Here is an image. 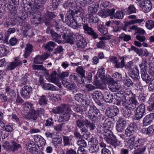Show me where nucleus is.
I'll use <instances>...</instances> for the list:
<instances>
[{
    "instance_id": "1",
    "label": "nucleus",
    "mask_w": 154,
    "mask_h": 154,
    "mask_svg": "<svg viewBox=\"0 0 154 154\" xmlns=\"http://www.w3.org/2000/svg\"><path fill=\"white\" fill-rule=\"evenodd\" d=\"M75 100L80 103L83 106L88 107L89 110L87 114L88 117L92 121H96L100 118V113L99 110L94 106L90 105V100L87 98L84 95L77 94L75 96Z\"/></svg>"
},
{
    "instance_id": "2",
    "label": "nucleus",
    "mask_w": 154,
    "mask_h": 154,
    "mask_svg": "<svg viewBox=\"0 0 154 154\" xmlns=\"http://www.w3.org/2000/svg\"><path fill=\"white\" fill-rule=\"evenodd\" d=\"M46 0H31V2H29V0H23L22 2L24 8L29 10L30 8L32 11L35 12L36 10L42 7Z\"/></svg>"
},
{
    "instance_id": "3",
    "label": "nucleus",
    "mask_w": 154,
    "mask_h": 154,
    "mask_svg": "<svg viewBox=\"0 0 154 154\" xmlns=\"http://www.w3.org/2000/svg\"><path fill=\"white\" fill-rule=\"evenodd\" d=\"M45 113V110L43 108H38L36 111L32 108L29 112L25 116L26 119H32L34 121L37 120L40 115H43Z\"/></svg>"
},
{
    "instance_id": "4",
    "label": "nucleus",
    "mask_w": 154,
    "mask_h": 154,
    "mask_svg": "<svg viewBox=\"0 0 154 154\" xmlns=\"http://www.w3.org/2000/svg\"><path fill=\"white\" fill-rule=\"evenodd\" d=\"M76 20L74 13L69 12L67 13L66 16L65 22L69 26L75 29L78 26H79Z\"/></svg>"
},
{
    "instance_id": "5",
    "label": "nucleus",
    "mask_w": 154,
    "mask_h": 154,
    "mask_svg": "<svg viewBox=\"0 0 154 154\" xmlns=\"http://www.w3.org/2000/svg\"><path fill=\"white\" fill-rule=\"evenodd\" d=\"M54 27L56 31L57 32H61L63 29V26L62 24V22L60 20H46L45 24L46 26H49L51 25Z\"/></svg>"
},
{
    "instance_id": "6",
    "label": "nucleus",
    "mask_w": 154,
    "mask_h": 154,
    "mask_svg": "<svg viewBox=\"0 0 154 154\" xmlns=\"http://www.w3.org/2000/svg\"><path fill=\"white\" fill-rule=\"evenodd\" d=\"M145 112V106L143 104H141L136 108L134 111V119L138 120L141 119Z\"/></svg>"
},
{
    "instance_id": "7",
    "label": "nucleus",
    "mask_w": 154,
    "mask_h": 154,
    "mask_svg": "<svg viewBox=\"0 0 154 154\" xmlns=\"http://www.w3.org/2000/svg\"><path fill=\"white\" fill-rule=\"evenodd\" d=\"M138 5L145 13L149 12L151 9L152 4L150 0H144L139 2Z\"/></svg>"
},
{
    "instance_id": "8",
    "label": "nucleus",
    "mask_w": 154,
    "mask_h": 154,
    "mask_svg": "<svg viewBox=\"0 0 154 154\" xmlns=\"http://www.w3.org/2000/svg\"><path fill=\"white\" fill-rule=\"evenodd\" d=\"M138 103L134 97L130 99L127 101H124L123 106L131 110L133 109L138 105Z\"/></svg>"
},
{
    "instance_id": "9",
    "label": "nucleus",
    "mask_w": 154,
    "mask_h": 154,
    "mask_svg": "<svg viewBox=\"0 0 154 154\" xmlns=\"http://www.w3.org/2000/svg\"><path fill=\"white\" fill-rule=\"evenodd\" d=\"M137 129L136 123L132 122L130 124L125 130V134L127 137H130L135 134V131Z\"/></svg>"
},
{
    "instance_id": "10",
    "label": "nucleus",
    "mask_w": 154,
    "mask_h": 154,
    "mask_svg": "<svg viewBox=\"0 0 154 154\" xmlns=\"http://www.w3.org/2000/svg\"><path fill=\"white\" fill-rule=\"evenodd\" d=\"M143 140L141 138H139L136 141V144L137 145H134V146L135 150H137L140 154H143L145 152L146 146H143L142 144Z\"/></svg>"
},
{
    "instance_id": "11",
    "label": "nucleus",
    "mask_w": 154,
    "mask_h": 154,
    "mask_svg": "<svg viewBox=\"0 0 154 154\" xmlns=\"http://www.w3.org/2000/svg\"><path fill=\"white\" fill-rule=\"evenodd\" d=\"M83 29L85 33L87 34L92 37L94 39H96L98 37V35L93 29V28L89 26L87 23H85L83 25Z\"/></svg>"
},
{
    "instance_id": "12",
    "label": "nucleus",
    "mask_w": 154,
    "mask_h": 154,
    "mask_svg": "<svg viewBox=\"0 0 154 154\" xmlns=\"http://www.w3.org/2000/svg\"><path fill=\"white\" fill-rule=\"evenodd\" d=\"M92 96L96 103L99 106L102 105L101 102L103 100L104 96L101 92L99 91H95L92 94Z\"/></svg>"
},
{
    "instance_id": "13",
    "label": "nucleus",
    "mask_w": 154,
    "mask_h": 154,
    "mask_svg": "<svg viewBox=\"0 0 154 154\" xmlns=\"http://www.w3.org/2000/svg\"><path fill=\"white\" fill-rule=\"evenodd\" d=\"M46 32L47 33L51 35L53 40L59 43L61 42L62 41L60 39L61 37V35L57 33L54 30L49 28H47Z\"/></svg>"
},
{
    "instance_id": "14",
    "label": "nucleus",
    "mask_w": 154,
    "mask_h": 154,
    "mask_svg": "<svg viewBox=\"0 0 154 154\" xmlns=\"http://www.w3.org/2000/svg\"><path fill=\"white\" fill-rule=\"evenodd\" d=\"M119 109L116 106L108 107L106 110V115L110 118L116 116L119 113Z\"/></svg>"
},
{
    "instance_id": "15",
    "label": "nucleus",
    "mask_w": 154,
    "mask_h": 154,
    "mask_svg": "<svg viewBox=\"0 0 154 154\" xmlns=\"http://www.w3.org/2000/svg\"><path fill=\"white\" fill-rule=\"evenodd\" d=\"M32 91V88L31 87L25 86L22 88L20 94L23 98L28 99L30 97Z\"/></svg>"
},
{
    "instance_id": "16",
    "label": "nucleus",
    "mask_w": 154,
    "mask_h": 154,
    "mask_svg": "<svg viewBox=\"0 0 154 154\" xmlns=\"http://www.w3.org/2000/svg\"><path fill=\"white\" fill-rule=\"evenodd\" d=\"M126 125V122L122 118H119L117 122L116 129L119 132H122Z\"/></svg>"
},
{
    "instance_id": "17",
    "label": "nucleus",
    "mask_w": 154,
    "mask_h": 154,
    "mask_svg": "<svg viewBox=\"0 0 154 154\" xmlns=\"http://www.w3.org/2000/svg\"><path fill=\"white\" fill-rule=\"evenodd\" d=\"M131 77L136 82L137 85H140V83L139 80V71L137 67L133 68L130 74Z\"/></svg>"
},
{
    "instance_id": "18",
    "label": "nucleus",
    "mask_w": 154,
    "mask_h": 154,
    "mask_svg": "<svg viewBox=\"0 0 154 154\" xmlns=\"http://www.w3.org/2000/svg\"><path fill=\"white\" fill-rule=\"evenodd\" d=\"M27 150L32 154H37L38 152V149L36 145L32 141H30L26 145Z\"/></svg>"
},
{
    "instance_id": "19",
    "label": "nucleus",
    "mask_w": 154,
    "mask_h": 154,
    "mask_svg": "<svg viewBox=\"0 0 154 154\" xmlns=\"http://www.w3.org/2000/svg\"><path fill=\"white\" fill-rule=\"evenodd\" d=\"M49 56V54L47 53H45L41 56L38 55L36 56L34 58L33 62L35 63L42 64L44 61L46 60Z\"/></svg>"
},
{
    "instance_id": "20",
    "label": "nucleus",
    "mask_w": 154,
    "mask_h": 154,
    "mask_svg": "<svg viewBox=\"0 0 154 154\" xmlns=\"http://www.w3.org/2000/svg\"><path fill=\"white\" fill-rule=\"evenodd\" d=\"M128 18L133 20H130L128 22L125 23V27H127L129 25L134 24L136 23H141L144 20L143 19H137L135 15L129 16L128 17Z\"/></svg>"
},
{
    "instance_id": "21",
    "label": "nucleus",
    "mask_w": 154,
    "mask_h": 154,
    "mask_svg": "<svg viewBox=\"0 0 154 154\" xmlns=\"http://www.w3.org/2000/svg\"><path fill=\"white\" fill-rule=\"evenodd\" d=\"M22 64V61L16 57L14 62L9 63L7 66V69L8 70H12L15 69L17 66L21 65Z\"/></svg>"
},
{
    "instance_id": "22",
    "label": "nucleus",
    "mask_w": 154,
    "mask_h": 154,
    "mask_svg": "<svg viewBox=\"0 0 154 154\" xmlns=\"http://www.w3.org/2000/svg\"><path fill=\"white\" fill-rule=\"evenodd\" d=\"M9 3V4L7 6L9 10L14 11L17 9L19 4V0H11Z\"/></svg>"
},
{
    "instance_id": "23",
    "label": "nucleus",
    "mask_w": 154,
    "mask_h": 154,
    "mask_svg": "<svg viewBox=\"0 0 154 154\" xmlns=\"http://www.w3.org/2000/svg\"><path fill=\"white\" fill-rule=\"evenodd\" d=\"M70 117L69 110H67L62 113L59 117V120L60 122H65L68 121Z\"/></svg>"
},
{
    "instance_id": "24",
    "label": "nucleus",
    "mask_w": 154,
    "mask_h": 154,
    "mask_svg": "<svg viewBox=\"0 0 154 154\" xmlns=\"http://www.w3.org/2000/svg\"><path fill=\"white\" fill-rule=\"evenodd\" d=\"M57 74L56 72L54 71L49 75V78L51 82L55 84L59 88H61V85L59 80L56 77Z\"/></svg>"
},
{
    "instance_id": "25",
    "label": "nucleus",
    "mask_w": 154,
    "mask_h": 154,
    "mask_svg": "<svg viewBox=\"0 0 154 154\" xmlns=\"http://www.w3.org/2000/svg\"><path fill=\"white\" fill-rule=\"evenodd\" d=\"M64 7L65 9H69L77 8V5L75 0H68L64 4Z\"/></svg>"
},
{
    "instance_id": "26",
    "label": "nucleus",
    "mask_w": 154,
    "mask_h": 154,
    "mask_svg": "<svg viewBox=\"0 0 154 154\" xmlns=\"http://www.w3.org/2000/svg\"><path fill=\"white\" fill-rule=\"evenodd\" d=\"M91 146L89 149V151L91 153H93L98 151L99 149V146L97 144V140L94 139L91 142Z\"/></svg>"
},
{
    "instance_id": "27",
    "label": "nucleus",
    "mask_w": 154,
    "mask_h": 154,
    "mask_svg": "<svg viewBox=\"0 0 154 154\" xmlns=\"http://www.w3.org/2000/svg\"><path fill=\"white\" fill-rule=\"evenodd\" d=\"M154 119V113H152L146 116L143 119V124L147 126L151 124Z\"/></svg>"
},
{
    "instance_id": "28",
    "label": "nucleus",
    "mask_w": 154,
    "mask_h": 154,
    "mask_svg": "<svg viewBox=\"0 0 154 154\" xmlns=\"http://www.w3.org/2000/svg\"><path fill=\"white\" fill-rule=\"evenodd\" d=\"M77 144L80 146L78 150V153L79 154L80 152H83L85 150L83 147L85 148L87 146V144L85 141L82 139H79L77 142Z\"/></svg>"
},
{
    "instance_id": "29",
    "label": "nucleus",
    "mask_w": 154,
    "mask_h": 154,
    "mask_svg": "<svg viewBox=\"0 0 154 154\" xmlns=\"http://www.w3.org/2000/svg\"><path fill=\"white\" fill-rule=\"evenodd\" d=\"M62 83L65 87L69 90H73L76 88V86L74 83L70 82L67 80H63Z\"/></svg>"
},
{
    "instance_id": "30",
    "label": "nucleus",
    "mask_w": 154,
    "mask_h": 154,
    "mask_svg": "<svg viewBox=\"0 0 154 154\" xmlns=\"http://www.w3.org/2000/svg\"><path fill=\"white\" fill-rule=\"evenodd\" d=\"M113 97L117 101H122V106L124 101L125 102L126 101V99L125 98V97H124L123 91H119V92H117V93L114 94Z\"/></svg>"
},
{
    "instance_id": "31",
    "label": "nucleus",
    "mask_w": 154,
    "mask_h": 154,
    "mask_svg": "<svg viewBox=\"0 0 154 154\" xmlns=\"http://www.w3.org/2000/svg\"><path fill=\"white\" fill-rule=\"evenodd\" d=\"M108 87L112 92H115L119 89L120 88V85L118 83L114 81L109 83Z\"/></svg>"
},
{
    "instance_id": "32",
    "label": "nucleus",
    "mask_w": 154,
    "mask_h": 154,
    "mask_svg": "<svg viewBox=\"0 0 154 154\" xmlns=\"http://www.w3.org/2000/svg\"><path fill=\"white\" fill-rule=\"evenodd\" d=\"M62 38L65 39L67 43H68L71 45H73L74 43V39L73 38V34L71 33L66 35L64 34L62 36Z\"/></svg>"
},
{
    "instance_id": "33",
    "label": "nucleus",
    "mask_w": 154,
    "mask_h": 154,
    "mask_svg": "<svg viewBox=\"0 0 154 154\" xmlns=\"http://www.w3.org/2000/svg\"><path fill=\"white\" fill-rule=\"evenodd\" d=\"M103 133L104 139L106 141H108L112 137H113L114 136L112 132L108 129H105Z\"/></svg>"
},
{
    "instance_id": "34",
    "label": "nucleus",
    "mask_w": 154,
    "mask_h": 154,
    "mask_svg": "<svg viewBox=\"0 0 154 154\" xmlns=\"http://www.w3.org/2000/svg\"><path fill=\"white\" fill-rule=\"evenodd\" d=\"M33 46L30 44H27L25 48V51L23 56L25 58H27L28 56L31 54L32 51Z\"/></svg>"
},
{
    "instance_id": "35",
    "label": "nucleus",
    "mask_w": 154,
    "mask_h": 154,
    "mask_svg": "<svg viewBox=\"0 0 154 154\" xmlns=\"http://www.w3.org/2000/svg\"><path fill=\"white\" fill-rule=\"evenodd\" d=\"M75 11L73 10H71L69 12H73L75 14V16L76 19L77 20H81L82 21L83 19V14L82 12H81L79 9H77V10H75Z\"/></svg>"
},
{
    "instance_id": "36",
    "label": "nucleus",
    "mask_w": 154,
    "mask_h": 154,
    "mask_svg": "<svg viewBox=\"0 0 154 154\" xmlns=\"http://www.w3.org/2000/svg\"><path fill=\"white\" fill-rule=\"evenodd\" d=\"M11 145L10 149L14 152L18 150L21 148V145L19 143L14 141H11Z\"/></svg>"
},
{
    "instance_id": "37",
    "label": "nucleus",
    "mask_w": 154,
    "mask_h": 154,
    "mask_svg": "<svg viewBox=\"0 0 154 154\" xmlns=\"http://www.w3.org/2000/svg\"><path fill=\"white\" fill-rule=\"evenodd\" d=\"M141 78L146 83H149L151 79V78L146 73V71H141Z\"/></svg>"
},
{
    "instance_id": "38",
    "label": "nucleus",
    "mask_w": 154,
    "mask_h": 154,
    "mask_svg": "<svg viewBox=\"0 0 154 154\" xmlns=\"http://www.w3.org/2000/svg\"><path fill=\"white\" fill-rule=\"evenodd\" d=\"M76 44L77 48L81 49L85 48L87 45V43L85 39L76 41Z\"/></svg>"
},
{
    "instance_id": "39",
    "label": "nucleus",
    "mask_w": 154,
    "mask_h": 154,
    "mask_svg": "<svg viewBox=\"0 0 154 154\" xmlns=\"http://www.w3.org/2000/svg\"><path fill=\"white\" fill-rule=\"evenodd\" d=\"M8 48L3 45L0 46V56L2 57L6 55L8 52Z\"/></svg>"
},
{
    "instance_id": "40",
    "label": "nucleus",
    "mask_w": 154,
    "mask_h": 154,
    "mask_svg": "<svg viewBox=\"0 0 154 154\" xmlns=\"http://www.w3.org/2000/svg\"><path fill=\"white\" fill-rule=\"evenodd\" d=\"M123 92L124 97H125V98H128L130 99L134 97L131 91L129 89H126L125 91H123Z\"/></svg>"
},
{
    "instance_id": "41",
    "label": "nucleus",
    "mask_w": 154,
    "mask_h": 154,
    "mask_svg": "<svg viewBox=\"0 0 154 154\" xmlns=\"http://www.w3.org/2000/svg\"><path fill=\"white\" fill-rule=\"evenodd\" d=\"M99 9V7L98 5H95L94 7L89 6L88 8V13L91 14L96 12Z\"/></svg>"
},
{
    "instance_id": "42",
    "label": "nucleus",
    "mask_w": 154,
    "mask_h": 154,
    "mask_svg": "<svg viewBox=\"0 0 154 154\" xmlns=\"http://www.w3.org/2000/svg\"><path fill=\"white\" fill-rule=\"evenodd\" d=\"M109 144H110L115 147L118 145L117 139L115 136H114L110 139L106 141Z\"/></svg>"
},
{
    "instance_id": "43",
    "label": "nucleus",
    "mask_w": 154,
    "mask_h": 154,
    "mask_svg": "<svg viewBox=\"0 0 154 154\" xmlns=\"http://www.w3.org/2000/svg\"><path fill=\"white\" fill-rule=\"evenodd\" d=\"M85 125L91 130L94 129L95 127V125L94 123L86 119H85Z\"/></svg>"
},
{
    "instance_id": "44",
    "label": "nucleus",
    "mask_w": 154,
    "mask_h": 154,
    "mask_svg": "<svg viewBox=\"0 0 154 154\" xmlns=\"http://www.w3.org/2000/svg\"><path fill=\"white\" fill-rule=\"evenodd\" d=\"M123 116L125 118L128 119L132 115L131 110L127 108L122 113Z\"/></svg>"
},
{
    "instance_id": "45",
    "label": "nucleus",
    "mask_w": 154,
    "mask_h": 154,
    "mask_svg": "<svg viewBox=\"0 0 154 154\" xmlns=\"http://www.w3.org/2000/svg\"><path fill=\"white\" fill-rule=\"evenodd\" d=\"M131 51H135L139 56H143V51L142 49H138L135 46H132L131 47Z\"/></svg>"
},
{
    "instance_id": "46",
    "label": "nucleus",
    "mask_w": 154,
    "mask_h": 154,
    "mask_svg": "<svg viewBox=\"0 0 154 154\" xmlns=\"http://www.w3.org/2000/svg\"><path fill=\"white\" fill-rule=\"evenodd\" d=\"M48 99L45 95L40 97L39 100V103L41 105L44 106L47 103Z\"/></svg>"
},
{
    "instance_id": "47",
    "label": "nucleus",
    "mask_w": 154,
    "mask_h": 154,
    "mask_svg": "<svg viewBox=\"0 0 154 154\" xmlns=\"http://www.w3.org/2000/svg\"><path fill=\"white\" fill-rule=\"evenodd\" d=\"M125 15V13L122 11H117L114 14V16L116 19H122Z\"/></svg>"
},
{
    "instance_id": "48",
    "label": "nucleus",
    "mask_w": 154,
    "mask_h": 154,
    "mask_svg": "<svg viewBox=\"0 0 154 154\" xmlns=\"http://www.w3.org/2000/svg\"><path fill=\"white\" fill-rule=\"evenodd\" d=\"M59 5V3L57 0H53L51 5L49 7V8L51 11L56 9Z\"/></svg>"
},
{
    "instance_id": "49",
    "label": "nucleus",
    "mask_w": 154,
    "mask_h": 154,
    "mask_svg": "<svg viewBox=\"0 0 154 154\" xmlns=\"http://www.w3.org/2000/svg\"><path fill=\"white\" fill-rule=\"evenodd\" d=\"M105 101L106 102L111 103L113 99V95L107 93L105 95Z\"/></svg>"
},
{
    "instance_id": "50",
    "label": "nucleus",
    "mask_w": 154,
    "mask_h": 154,
    "mask_svg": "<svg viewBox=\"0 0 154 154\" xmlns=\"http://www.w3.org/2000/svg\"><path fill=\"white\" fill-rule=\"evenodd\" d=\"M149 102L151 105L149 107L150 110L154 109V93L152 94L149 100Z\"/></svg>"
},
{
    "instance_id": "51",
    "label": "nucleus",
    "mask_w": 154,
    "mask_h": 154,
    "mask_svg": "<svg viewBox=\"0 0 154 154\" xmlns=\"http://www.w3.org/2000/svg\"><path fill=\"white\" fill-rule=\"evenodd\" d=\"M126 10L129 14L136 12V9L133 5H131Z\"/></svg>"
},
{
    "instance_id": "52",
    "label": "nucleus",
    "mask_w": 154,
    "mask_h": 154,
    "mask_svg": "<svg viewBox=\"0 0 154 154\" xmlns=\"http://www.w3.org/2000/svg\"><path fill=\"white\" fill-rule=\"evenodd\" d=\"M77 73L80 74L82 77L85 78V70L82 66H78L76 69Z\"/></svg>"
},
{
    "instance_id": "53",
    "label": "nucleus",
    "mask_w": 154,
    "mask_h": 154,
    "mask_svg": "<svg viewBox=\"0 0 154 154\" xmlns=\"http://www.w3.org/2000/svg\"><path fill=\"white\" fill-rule=\"evenodd\" d=\"M85 119H82V118L81 119H79L76 121V124L77 126L79 128H81L82 126H84L85 125Z\"/></svg>"
},
{
    "instance_id": "54",
    "label": "nucleus",
    "mask_w": 154,
    "mask_h": 154,
    "mask_svg": "<svg viewBox=\"0 0 154 154\" xmlns=\"http://www.w3.org/2000/svg\"><path fill=\"white\" fill-rule=\"evenodd\" d=\"M146 26L149 29H152L154 27V22L152 20L147 21L146 23Z\"/></svg>"
},
{
    "instance_id": "55",
    "label": "nucleus",
    "mask_w": 154,
    "mask_h": 154,
    "mask_svg": "<svg viewBox=\"0 0 154 154\" xmlns=\"http://www.w3.org/2000/svg\"><path fill=\"white\" fill-rule=\"evenodd\" d=\"M63 141L64 146H70V143L71 140L70 139L69 137L63 136Z\"/></svg>"
},
{
    "instance_id": "56",
    "label": "nucleus",
    "mask_w": 154,
    "mask_h": 154,
    "mask_svg": "<svg viewBox=\"0 0 154 154\" xmlns=\"http://www.w3.org/2000/svg\"><path fill=\"white\" fill-rule=\"evenodd\" d=\"M58 107L59 114L61 113V114L69 109L64 104H62L60 106H58Z\"/></svg>"
},
{
    "instance_id": "57",
    "label": "nucleus",
    "mask_w": 154,
    "mask_h": 154,
    "mask_svg": "<svg viewBox=\"0 0 154 154\" xmlns=\"http://www.w3.org/2000/svg\"><path fill=\"white\" fill-rule=\"evenodd\" d=\"M119 38L123 39L124 41L127 42L131 39V37L130 35H128L124 33H122L119 36Z\"/></svg>"
},
{
    "instance_id": "58",
    "label": "nucleus",
    "mask_w": 154,
    "mask_h": 154,
    "mask_svg": "<svg viewBox=\"0 0 154 154\" xmlns=\"http://www.w3.org/2000/svg\"><path fill=\"white\" fill-rule=\"evenodd\" d=\"M147 62L146 60H143L142 63L140 64L139 66L141 69V71H146Z\"/></svg>"
},
{
    "instance_id": "59",
    "label": "nucleus",
    "mask_w": 154,
    "mask_h": 154,
    "mask_svg": "<svg viewBox=\"0 0 154 154\" xmlns=\"http://www.w3.org/2000/svg\"><path fill=\"white\" fill-rule=\"evenodd\" d=\"M97 29L103 35H106L108 32L107 29L101 26H98Z\"/></svg>"
},
{
    "instance_id": "60",
    "label": "nucleus",
    "mask_w": 154,
    "mask_h": 154,
    "mask_svg": "<svg viewBox=\"0 0 154 154\" xmlns=\"http://www.w3.org/2000/svg\"><path fill=\"white\" fill-rule=\"evenodd\" d=\"M125 83L128 86L130 87L133 85L134 84L136 86L138 87L140 85H137L136 84V82L135 81H134V82H132L130 79H128L125 80Z\"/></svg>"
},
{
    "instance_id": "61",
    "label": "nucleus",
    "mask_w": 154,
    "mask_h": 154,
    "mask_svg": "<svg viewBox=\"0 0 154 154\" xmlns=\"http://www.w3.org/2000/svg\"><path fill=\"white\" fill-rule=\"evenodd\" d=\"M146 134L147 135H151L154 132V125H152L147 128Z\"/></svg>"
},
{
    "instance_id": "62",
    "label": "nucleus",
    "mask_w": 154,
    "mask_h": 154,
    "mask_svg": "<svg viewBox=\"0 0 154 154\" xmlns=\"http://www.w3.org/2000/svg\"><path fill=\"white\" fill-rule=\"evenodd\" d=\"M148 73L152 76H154V64H151L148 69Z\"/></svg>"
},
{
    "instance_id": "63",
    "label": "nucleus",
    "mask_w": 154,
    "mask_h": 154,
    "mask_svg": "<svg viewBox=\"0 0 154 154\" xmlns=\"http://www.w3.org/2000/svg\"><path fill=\"white\" fill-rule=\"evenodd\" d=\"M125 66L124 63V60L123 59L121 61L120 63L118 62V61L117 62V63L115 64V67L117 68H122Z\"/></svg>"
},
{
    "instance_id": "64",
    "label": "nucleus",
    "mask_w": 154,
    "mask_h": 154,
    "mask_svg": "<svg viewBox=\"0 0 154 154\" xmlns=\"http://www.w3.org/2000/svg\"><path fill=\"white\" fill-rule=\"evenodd\" d=\"M113 79H115L116 81L121 80L122 79V75L119 72L114 73L112 75Z\"/></svg>"
}]
</instances>
